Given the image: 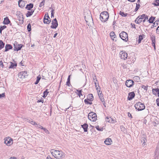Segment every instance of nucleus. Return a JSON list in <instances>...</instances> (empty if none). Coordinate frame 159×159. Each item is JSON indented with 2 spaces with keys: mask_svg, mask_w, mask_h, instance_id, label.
Returning a JSON list of instances; mask_svg holds the SVG:
<instances>
[{
  "mask_svg": "<svg viewBox=\"0 0 159 159\" xmlns=\"http://www.w3.org/2000/svg\"><path fill=\"white\" fill-rule=\"evenodd\" d=\"M5 93H2V94H0V98L2 97H3L5 96Z\"/></svg>",
  "mask_w": 159,
  "mask_h": 159,
  "instance_id": "51",
  "label": "nucleus"
},
{
  "mask_svg": "<svg viewBox=\"0 0 159 159\" xmlns=\"http://www.w3.org/2000/svg\"><path fill=\"white\" fill-rule=\"evenodd\" d=\"M155 19V17H154L153 16H152L149 19V20H148V21L150 23H153L154 20Z\"/></svg>",
  "mask_w": 159,
  "mask_h": 159,
  "instance_id": "33",
  "label": "nucleus"
},
{
  "mask_svg": "<svg viewBox=\"0 0 159 159\" xmlns=\"http://www.w3.org/2000/svg\"><path fill=\"white\" fill-rule=\"evenodd\" d=\"M153 4L155 6H159V0H156Z\"/></svg>",
  "mask_w": 159,
  "mask_h": 159,
  "instance_id": "39",
  "label": "nucleus"
},
{
  "mask_svg": "<svg viewBox=\"0 0 159 159\" xmlns=\"http://www.w3.org/2000/svg\"><path fill=\"white\" fill-rule=\"evenodd\" d=\"M76 91L78 92V93H77V94L80 97L81 96H82V90H78L77 89Z\"/></svg>",
  "mask_w": 159,
  "mask_h": 159,
  "instance_id": "37",
  "label": "nucleus"
},
{
  "mask_svg": "<svg viewBox=\"0 0 159 159\" xmlns=\"http://www.w3.org/2000/svg\"><path fill=\"white\" fill-rule=\"evenodd\" d=\"M10 22V21L8 17H5L4 18L3 23L5 25H7Z\"/></svg>",
  "mask_w": 159,
  "mask_h": 159,
  "instance_id": "24",
  "label": "nucleus"
},
{
  "mask_svg": "<svg viewBox=\"0 0 159 159\" xmlns=\"http://www.w3.org/2000/svg\"><path fill=\"white\" fill-rule=\"evenodd\" d=\"M144 19L146 20H148V16L144 14Z\"/></svg>",
  "mask_w": 159,
  "mask_h": 159,
  "instance_id": "56",
  "label": "nucleus"
},
{
  "mask_svg": "<svg viewBox=\"0 0 159 159\" xmlns=\"http://www.w3.org/2000/svg\"><path fill=\"white\" fill-rule=\"evenodd\" d=\"M57 33H56L54 34V35L53 36V38H55L56 37V36H57Z\"/></svg>",
  "mask_w": 159,
  "mask_h": 159,
  "instance_id": "63",
  "label": "nucleus"
},
{
  "mask_svg": "<svg viewBox=\"0 0 159 159\" xmlns=\"http://www.w3.org/2000/svg\"><path fill=\"white\" fill-rule=\"evenodd\" d=\"M141 87L145 90H147L148 89L147 87L144 85H142Z\"/></svg>",
  "mask_w": 159,
  "mask_h": 159,
  "instance_id": "50",
  "label": "nucleus"
},
{
  "mask_svg": "<svg viewBox=\"0 0 159 159\" xmlns=\"http://www.w3.org/2000/svg\"><path fill=\"white\" fill-rule=\"evenodd\" d=\"M112 142V140L111 139H107L105 141L104 143L106 145H111Z\"/></svg>",
  "mask_w": 159,
  "mask_h": 159,
  "instance_id": "23",
  "label": "nucleus"
},
{
  "mask_svg": "<svg viewBox=\"0 0 159 159\" xmlns=\"http://www.w3.org/2000/svg\"><path fill=\"white\" fill-rule=\"evenodd\" d=\"M157 105L158 106H159V98H157L156 101Z\"/></svg>",
  "mask_w": 159,
  "mask_h": 159,
  "instance_id": "57",
  "label": "nucleus"
},
{
  "mask_svg": "<svg viewBox=\"0 0 159 159\" xmlns=\"http://www.w3.org/2000/svg\"><path fill=\"white\" fill-rule=\"evenodd\" d=\"M11 63V65L9 67V69L11 68H15L17 66V64L16 63H13L12 62H10Z\"/></svg>",
  "mask_w": 159,
  "mask_h": 159,
  "instance_id": "26",
  "label": "nucleus"
},
{
  "mask_svg": "<svg viewBox=\"0 0 159 159\" xmlns=\"http://www.w3.org/2000/svg\"><path fill=\"white\" fill-rule=\"evenodd\" d=\"M106 121L110 123H115L116 122V120L115 119L111 117H107L106 119Z\"/></svg>",
  "mask_w": 159,
  "mask_h": 159,
  "instance_id": "16",
  "label": "nucleus"
},
{
  "mask_svg": "<svg viewBox=\"0 0 159 159\" xmlns=\"http://www.w3.org/2000/svg\"><path fill=\"white\" fill-rule=\"evenodd\" d=\"M143 39V37L142 35H139V39H138V42L139 43H141V40Z\"/></svg>",
  "mask_w": 159,
  "mask_h": 159,
  "instance_id": "41",
  "label": "nucleus"
},
{
  "mask_svg": "<svg viewBox=\"0 0 159 159\" xmlns=\"http://www.w3.org/2000/svg\"><path fill=\"white\" fill-rule=\"evenodd\" d=\"M136 4V7L134 10L135 11H137L138 10V9H139V7L140 6L139 4H137V3Z\"/></svg>",
  "mask_w": 159,
  "mask_h": 159,
  "instance_id": "46",
  "label": "nucleus"
},
{
  "mask_svg": "<svg viewBox=\"0 0 159 159\" xmlns=\"http://www.w3.org/2000/svg\"><path fill=\"white\" fill-rule=\"evenodd\" d=\"M12 48V46L10 45L9 44H6L5 46V52H7L9 50L11 49Z\"/></svg>",
  "mask_w": 159,
  "mask_h": 159,
  "instance_id": "22",
  "label": "nucleus"
},
{
  "mask_svg": "<svg viewBox=\"0 0 159 159\" xmlns=\"http://www.w3.org/2000/svg\"><path fill=\"white\" fill-rule=\"evenodd\" d=\"M29 121L30 123L33 125H36V123L34 121L32 120H29Z\"/></svg>",
  "mask_w": 159,
  "mask_h": 159,
  "instance_id": "43",
  "label": "nucleus"
},
{
  "mask_svg": "<svg viewBox=\"0 0 159 159\" xmlns=\"http://www.w3.org/2000/svg\"><path fill=\"white\" fill-rule=\"evenodd\" d=\"M120 14L122 16L125 17L127 16L128 14L126 13H125L124 12H121V11H120Z\"/></svg>",
  "mask_w": 159,
  "mask_h": 159,
  "instance_id": "38",
  "label": "nucleus"
},
{
  "mask_svg": "<svg viewBox=\"0 0 159 159\" xmlns=\"http://www.w3.org/2000/svg\"><path fill=\"white\" fill-rule=\"evenodd\" d=\"M110 35L111 39H112L113 40H115V41L116 40V36L114 32H111Z\"/></svg>",
  "mask_w": 159,
  "mask_h": 159,
  "instance_id": "21",
  "label": "nucleus"
},
{
  "mask_svg": "<svg viewBox=\"0 0 159 159\" xmlns=\"http://www.w3.org/2000/svg\"><path fill=\"white\" fill-rule=\"evenodd\" d=\"M89 101H92L93 100V97L92 94H89L87 98Z\"/></svg>",
  "mask_w": 159,
  "mask_h": 159,
  "instance_id": "28",
  "label": "nucleus"
},
{
  "mask_svg": "<svg viewBox=\"0 0 159 159\" xmlns=\"http://www.w3.org/2000/svg\"><path fill=\"white\" fill-rule=\"evenodd\" d=\"M125 84L127 87L130 88L134 85V82L132 80H127L125 82Z\"/></svg>",
  "mask_w": 159,
  "mask_h": 159,
  "instance_id": "10",
  "label": "nucleus"
},
{
  "mask_svg": "<svg viewBox=\"0 0 159 159\" xmlns=\"http://www.w3.org/2000/svg\"><path fill=\"white\" fill-rule=\"evenodd\" d=\"M151 39L152 42V46L154 47V48H155V37L154 35H152L151 36Z\"/></svg>",
  "mask_w": 159,
  "mask_h": 159,
  "instance_id": "18",
  "label": "nucleus"
},
{
  "mask_svg": "<svg viewBox=\"0 0 159 159\" xmlns=\"http://www.w3.org/2000/svg\"><path fill=\"white\" fill-rule=\"evenodd\" d=\"M16 14L17 16L18 20L20 21V24H23L24 22V18L23 15L22 13L20 11H17Z\"/></svg>",
  "mask_w": 159,
  "mask_h": 159,
  "instance_id": "5",
  "label": "nucleus"
},
{
  "mask_svg": "<svg viewBox=\"0 0 159 159\" xmlns=\"http://www.w3.org/2000/svg\"><path fill=\"white\" fill-rule=\"evenodd\" d=\"M49 19L50 18L48 16V13H46L45 14L43 22L44 24H48L50 23L51 20H49Z\"/></svg>",
  "mask_w": 159,
  "mask_h": 159,
  "instance_id": "11",
  "label": "nucleus"
},
{
  "mask_svg": "<svg viewBox=\"0 0 159 159\" xmlns=\"http://www.w3.org/2000/svg\"><path fill=\"white\" fill-rule=\"evenodd\" d=\"M152 92L153 93L157 95V96L159 97V89L158 88L156 89H152Z\"/></svg>",
  "mask_w": 159,
  "mask_h": 159,
  "instance_id": "20",
  "label": "nucleus"
},
{
  "mask_svg": "<svg viewBox=\"0 0 159 159\" xmlns=\"http://www.w3.org/2000/svg\"><path fill=\"white\" fill-rule=\"evenodd\" d=\"M128 116L130 119L132 118V116L131 114L129 113L128 112Z\"/></svg>",
  "mask_w": 159,
  "mask_h": 159,
  "instance_id": "55",
  "label": "nucleus"
},
{
  "mask_svg": "<svg viewBox=\"0 0 159 159\" xmlns=\"http://www.w3.org/2000/svg\"><path fill=\"white\" fill-rule=\"evenodd\" d=\"M156 32L157 34H159V26L157 27L156 30Z\"/></svg>",
  "mask_w": 159,
  "mask_h": 159,
  "instance_id": "59",
  "label": "nucleus"
},
{
  "mask_svg": "<svg viewBox=\"0 0 159 159\" xmlns=\"http://www.w3.org/2000/svg\"><path fill=\"white\" fill-rule=\"evenodd\" d=\"M154 159H158L159 152L157 151H155L154 152Z\"/></svg>",
  "mask_w": 159,
  "mask_h": 159,
  "instance_id": "25",
  "label": "nucleus"
},
{
  "mask_svg": "<svg viewBox=\"0 0 159 159\" xmlns=\"http://www.w3.org/2000/svg\"><path fill=\"white\" fill-rule=\"evenodd\" d=\"M33 7V5L32 4L30 3L29 4H27L26 7V8L29 10H30V9L32 8Z\"/></svg>",
  "mask_w": 159,
  "mask_h": 159,
  "instance_id": "30",
  "label": "nucleus"
},
{
  "mask_svg": "<svg viewBox=\"0 0 159 159\" xmlns=\"http://www.w3.org/2000/svg\"><path fill=\"white\" fill-rule=\"evenodd\" d=\"M93 82L95 84V86L96 87V89L98 90V88L99 87V84L98 83H97L96 82L98 81V80L96 78V76L95 75H94L93 76Z\"/></svg>",
  "mask_w": 159,
  "mask_h": 159,
  "instance_id": "15",
  "label": "nucleus"
},
{
  "mask_svg": "<svg viewBox=\"0 0 159 159\" xmlns=\"http://www.w3.org/2000/svg\"><path fill=\"white\" fill-rule=\"evenodd\" d=\"M46 159H52L50 156H48L47 157Z\"/></svg>",
  "mask_w": 159,
  "mask_h": 159,
  "instance_id": "60",
  "label": "nucleus"
},
{
  "mask_svg": "<svg viewBox=\"0 0 159 159\" xmlns=\"http://www.w3.org/2000/svg\"><path fill=\"white\" fill-rule=\"evenodd\" d=\"M88 118L91 121H95L97 120L96 114L93 112H90L88 114Z\"/></svg>",
  "mask_w": 159,
  "mask_h": 159,
  "instance_id": "4",
  "label": "nucleus"
},
{
  "mask_svg": "<svg viewBox=\"0 0 159 159\" xmlns=\"http://www.w3.org/2000/svg\"><path fill=\"white\" fill-rule=\"evenodd\" d=\"M135 96V93L134 92H130L129 93L128 99L129 100H131Z\"/></svg>",
  "mask_w": 159,
  "mask_h": 159,
  "instance_id": "17",
  "label": "nucleus"
},
{
  "mask_svg": "<svg viewBox=\"0 0 159 159\" xmlns=\"http://www.w3.org/2000/svg\"><path fill=\"white\" fill-rule=\"evenodd\" d=\"M9 159H17L15 157H11Z\"/></svg>",
  "mask_w": 159,
  "mask_h": 159,
  "instance_id": "61",
  "label": "nucleus"
},
{
  "mask_svg": "<svg viewBox=\"0 0 159 159\" xmlns=\"http://www.w3.org/2000/svg\"><path fill=\"white\" fill-rule=\"evenodd\" d=\"M36 127L37 128H40L41 129H43V127L41 126L40 125H39V124H36Z\"/></svg>",
  "mask_w": 159,
  "mask_h": 159,
  "instance_id": "47",
  "label": "nucleus"
},
{
  "mask_svg": "<svg viewBox=\"0 0 159 159\" xmlns=\"http://www.w3.org/2000/svg\"><path fill=\"white\" fill-rule=\"evenodd\" d=\"M120 57L121 59L124 60L127 58L128 57V54L125 51H121L120 53Z\"/></svg>",
  "mask_w": 159,
  "mask_h": 159,
  "instance_id": "8",
  "label": "nucleus"
},
{
  "mask_svg": "<svg viewBox=\"0 0 159 159\" xmlns=\"http://www.w3.org/2000/svg\"><path fill=\"white\" fill-rule=\"evenodd\" d=\"M134 107L138 111L144 110L145 108L144 105L140 102H138L135 104Z\"/></svg>",
  "mask_w": 159,
  "mask_h": 159,
  "instance_id": "3",
  "label": "nucleus"
},
{
  "mask_svg": "<svg viewBox=\"0 0 159 159\" xmlns=\"http://www.w3.org/2000/svg\"><path fill=\"white\" fill-rule=\"evenodd\" d=\"M146 141L147 139L145 137V136L143 135V137L141 139V142L142 143H143L142 145H143V146H144L145 145Z\"/></svg>",
  "mask_w": 159,
  "mask_h": 159,
  "instance_id": "29",
  "label": "nucleus"
},
{
  "mask_svg": "<svg viewBox=\"0 0 159 159\" xmlns=\"http://www.w3.org/2000/svg\"><path fill=\"white\" fill-rule=\"evenodd\" d=\"M95 128L98 131H102L103 130V128H99L98 126H96Z\"/></svg>",
  "mask_w": 159,
  "mask_h": 159,
  "instance_id": "44",
  "label": "nucleus"
},
{
  "mask_svg": "<svg viewBox=\"0 0 159 159\" xmlns=\"http://www.w3.org/2000/svg\"><path fill=\"white\" fill-rule=\"evenodd\" d=\"M89 100L88 99H85L84 100V102L86 104H88V102H89Z\"/></svg>",
  "mask_w": 159,
  "mask_h": 159,
  "instance_id": "58",
  "label": "nucleus"
},
{
  "mask_svg": "<svg viewBox=\"0 0 159 159\" xmlns=\"http://www.w3.org/2000/svg\"><path fill=\"white\" fill-rule=\"evenodd\" d=\"M109 17V14L107 11H103L102 12L100 15V19L102 22L106 21Z\"/></svg>",
  "mask_w": 159,
  "mask_h": 159,
  "instance_id": "2",
  "label": "nucleus"
},
{
  "mask_svg": "<svg viewBox=\"0 0 159 159\" xmlns=\"http://www.w3.org/2000/svg\"><path fill=\"white\" fill-rule=\"evenodd\" d=\"M48 90L46 89V90L44 92H43V97L45 98L47 95L48 92Z\"/></svg>",
  "mask_w": 159,
  "mask_h": 159,
  "instance_id": "40",
  "label": "nucleus"
},
{
  "mask_svg": "<svg viewBox=\"0 0 159 159\" xmlns=\"http://www.w3.org/2000/svg\"><path fill=\"white\" fill-rule=\"evenodd\" d=\"M52 25L51 28L52 29H56L58 25L57 21L56 18L54 19L52 22Z\"/></svg>",
  "mask_w": 159,
  "mask_h": 159,
  "instance_id": "14",
  "label": "nucleus"
},
{
  "mask_svg": "<svg viewBox=\"0 0 159 159\" xmlns=\"http://www.w3.org/2000/svg\"><path fill=\"white\" fill-rule=\"evenodd\" d=\"M28 75L27 71H22L19 73L18 76L21 79H24L26 78Z\"/></svg>",
  "mask_w": 159,
  "mask_h": 159,
  "instance_id": "13",
  "label": "nucleus"
},
{
  "mask_svg": "<svg viewBox=\"0 0 159 159\" xmlns=\"http://www.w3.org/2000/svg\"><path fill=\"white\" fill-rule=\"evenodd\" d=\"M45 1L43 0L42 1L40 4L39 5V7H41L42 6H43L45 3Z\"/></svg>",
  "mask_w": 159,
  "mask_h": 159,
  "instance_id": "48",
  "label": "nucleus"
},
{
  "mask_svg": "<svg viewBox=\"0 0 159 159\" xmlns=\"http://www.w3.org/2000/svg\"><path fill=\"white\" fill-rule=\"evenodd\" d=\"M81 126L84 129V132H86L87 131L88 126L87 124H84L83 125H82Z\"/></svg>",
  "mask_w": 159,
  "mask_h": 159,
  "instance_id": "27",
  "label": "nucleus"
},
{
  "mask_svg": "<svg viewBox=\"0 0 159 159\" xmlns=\"http://www.w3.org/2000/svg\"><path fill=\"white\" fill-rule=\"evenodd\" d=\"M27 30L28 31H30L31 30V25L30 24H28L27 26Z\"/></svg>",
  "mask_w": 159,
  "mask_h": 159,
  "instance_id": "45",
  "label": "nucleus"
},
{
  "mask_svg": "<svg viewBox=\"0 0 159 159\" xmlns=\"http://www.w3.org/2000/svg\"><path fill=\"white\" fill-rule=\"evenodd\" d=\"M54 10L53 9H52L51 11V17H54Z\"/></svg>",
  "mask_w": 159,
  "mask_h": 159,
  "instance_id": "53",
  "label": "nucleus"
},
{
  "mask_svg": "<svg viewBox=\"0 0 159 159\" xmlns=\"http://www.w3.org/2000/svg\"><path fill=\"white\" fill-rule=\"evenodd\" d=\"M70 75H69L68 76V77L67 78V81L66 82V85L68 86H70Z\"/></svg>",
  "mask_w": 159,
  "mask_h": 159,
  "instance_id": "32",
  "label": "nucleus"
},
{
  "mask_svg": "<svg viewBox=\"0 0 159 159\" xmlns=\"http://www.w3.org/2000/svg\"><path fill=\"white\" fill-rule=\"evenodd\" d=\"M120 38L125 42L128 40V36L127 33L124 32L122 31L120 34Z\"/></svg>",
  "mask_w": 159,
  "mask_h": 159,
  "instance_id": "6",
  "label": "nucleus"
},
{
  "mask_svg": "<svg viewBox=\"0 0 159 159\" xmlns=\"http://www.w3.org/2000/svg\"><path fill=\"white\" fill-rule=\"evenodd\" d=\"M40 79H41L40 76L39 75L37 77L36 81V82L34 83V84H37L39 82V80H40Z\"/></svg>",
  "mask_w": 159,
  "mask_h": 159,
  "instance_id": "36",
  "label": "nucleus"
},
{
  "mask_svg": "<svg viewBox=\"0 0 159 159\" xmlns=\"http://www.w3.org/2000/svg\"><path fill=\"white\" fill-rule=\"evenodd\" d=\"M144 16H145L144 14H143L141 16H138L135 21V23L137 24L141 23L142 21V19H144Z\"/></svg>",
  "mask_w": 159,
  "mask_h": 159,
  "instance_id": "12",
  "label": "nucleus"
},
{
  "mask_svg": "<svg viewBox=\"0 0 159 159\" xmlns=\"http://www.w3.org/2000/svg\"><path fill=\"white\" fill-rule=\"evenodd\" d=\"M4 45L5 44L1 40H0V49H1L4 47Z\"/></svg>",
  "mask_w": 159,
  "mask_h": 159,
  "instance_id": "35",
  "label": "nucleus"
},
{
  "mask_svg": "<svg viewBox=\"0 0 159 159\" xmlns=\"http://www.w3.org/2000/svg\"><path fill=\"white\" fill-rule=\"evenodd\" d=\"M23 46V45L21 44H19L17 42H15L14 44V50L17 51L20 50L21 49Z\"/></svg>",
  "mask_w": 159,
  "mask_h": 159,
  "instance_id": "7",
  "label": "nucleus"
},
{
  "mask_svg": "<svg viewBox=\"0 0 159 159\" xmlns=\"http://www.w3.org/2000/svg\"><path fill=\"white\" fill-rule=\"evenodd\" d=\"M50 152L53 157L58 159H63L66 155L65 153L61 150L52 149L50 150Z\"/></svg>",
  "mask_w": 159,
  "mask_h": 159,
  "instance_id": "1",
  "label": "nucleus"
},
{
  "mask_svg": "<svg viewBox=\"0 0 159 159\" xmlns=\"http://www.w3.org/2000/svg\"><path fill=\"white\" fill-rule=\"evenodd\" d=\"M34 12V11L33 10H31V11H28L26 14V16L27 17H29L31 15H32Z\"/></svg>",
  "mask_w": 159,
  "mask_h": 159,
  "instance_id": "31",
  "label": "nucleus"
},
{
  "mask_svg": "<svg viewBox=\"0 0 159 159\" xmlns=\"http://www.w3.org/2000/svg\"><path fill=\"white\" fill-rule=\"evenodd\" d=\"M7 27L5 25H3V26H1L0 27V33L2 34V31L4 29L6 28Z\"/></svg>",
  "mask_w": 159,
  "mask_h": 159,
  "instance_id": "42",
  "label": "nucleus"
},
{
  "mask_svg": "<svg viewBox=\"0 0 159 159\" xmlns=\"http://www.w3.org/2000/svg\"><path fill=\"white\" fill-rule=\"evenodd\" d=\"M98 96H99V98L100 99V100L102 102H104V98L102 96V93H100L99 94H98Z\"/></svg>",
  "mask_w": 159,
  "mask_h": 159,
  "instance_id": "34",
  "label": "nucleus"
},
{
  "mask_svg": "<svg viewBox=\"0 0 159 159\" xmlns=\"http://www.w3.org/2000/svg\"><path fill=\"white\" fill-rule=\"evenodd\" d=\"M156 151H158L159 152V142L158 143L156 149L155 150Z\"/></svg>",
  "mask_w": 159,
  "mask_h": 159,
  "instance_id": "52",
  "label": "nucleus"
},
{
  "mask_svg": "<svg viewBox=\"0 0 159 159\" xmlns=\"http://www.w3.org/2000/svg\"><path fill=\"white\" fill-rule=\"evenodd\" d=\"M103 102V105H104V106L106 107V105H105V102L104 101V102Z\"/></svg>",
  "mask_w": 159,
  "mask_h": 159,
  "instance_id": "64",
  "label": "nucleus"
},
{
  "mask_svg": "<svg viewBox=\"0 0 159 159\" xmlns=\"http://www.w3.org/2000/svg\"><path fill=\"white\" fill-rule=\"evenodd\" d=\"M4 140V143L7 146H9L12 144V139L9 137L5 138Z\"/></svg>",
  "mask_w": 159,
  "mask_h": 159,
  "instance_id": "9",
  "label": "nucleus"
},
{
  "mask_svg": "<svg viewBox=\"0 0 159 159\" xmlns=\"http://www.w3.org/2000/svg\"><path fill=\"white\" fill-rule=\"evenodd\" d=\"M85 20L87 23V24H88V25L89 26V21H88V20H87L86 19H85Z\"/></svg>",
  "mask_w": 159,
  "mask_h": 159,
  "instance_id": "62",
  "label": "nucleus"
},
{
  "mask_svg": "<svg viewBox=\"0 0 159 159\" xmlns=\"http://www.w3.org/2000/svg\"><path fill=\"white\" fill-rule=\"evenodd\" d=\"M159 23V20H156L155 21L154 23V25H156L154 26L156 27V26H157L158 25Z\"/></svg>",
  "mask_w": 159,
  "mask_h": 159,
  "instance_id": "49",
  "label": "nucleus"
},
{
  "mask_svg": "<svg viewBox=\"0 0 159 159\" xmlns=\"http://www.w3.org/2000/svg\"><path fill=\"white\" fill-rule=\"evenodd\" d=\"M18 3L19 7L21 8L23 7L25 5V2L22 0H19Z\"/></svg>",
  "mask_w": 159,
  "mask_h": 159,
  "instance_id": "19",
  "label": "nucleus"
},
{
  "mask_svg": "<svg viewBox=\"0 0 159 159\" xmlns=\"http://www.w3.org/2000/svg\"><path fill=\"white\" fill-rule=\"evenodd\" d=\"M0 66H2V67H4V65L3 64L2 61H0Z\"/></svg>",
  "mask_w": 159,
  "mask_h": 159,
  "instance_id": "54",
  "label": "nucleus"
}]
</instances>
